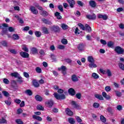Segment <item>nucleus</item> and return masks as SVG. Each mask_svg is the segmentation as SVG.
Instances as JSON below:
<instances>
[{
	"instance_id": "nucleus-49",
	"label": "nucleus",
	"mask_w": 124,
	"mask_h": 124,
	"mask_svg": "<svg viewBox=\"0 0 124 124\" xmlns=\"http://www.w3.org/2000/svg\"><path fill=\"white\" fill-rule=\"evenodd\" d=\"M58 48V49H60V50H63V49H64V48H65V46L63 45H59Z\"/></svg>"
},
{
	"instance_id": "nucleus-29",
	"label": "nucleus",
	"mask_w": 124,
	"mask_h": 124,
	"mask_svg": "<svg viewBox=\"0 0 124 124\" xmlns=\"http://www.w3.org/2000/svg\"><path fill=\"white\" fill-rule=\"evenodd\" d=\"M95 97H96V98H97L98 99H99L100 100H103L104 99L103 97H102V95L98 94H95Z\"/></svg>"
},
{
	"instance_id": "nucleus-37",
	"label": "nucleus",
	"mask_w": 124,
	"mask_h": 124,
	"mask_svg": "<svg viewBox=\"0 0 124 124\" xmlns=\"http://www.w3.org/2000/svg\"><path fill=\"white\" fill-rule=\"evenodd\" d=\"M100 119L101 122H102L103 123H105L106 122V118H105L103 115H101Z\"/></svg>"
},
{
	"instance_id": "nucleus-24",
	"label": "nucleus",
	"mask_w": 124,
	"mask_h": 124,
	"mask_svg": "<svg viewBox=\"0 0 124 124\" xmlns=\"http://www.w3.org/2000/svg\"><path fill=\"white\" fill-rule=\"evenodd\" d=\"M42 31H43V33H45V34H48L49 33V31H48V29H47L45 27H44L42 28Z\"/></svg>"
},
{
	"instance_id": "nucleus-21",
	"label": "nucleus",
	"mask_w": 124,
	"mask_h": 124,
	"mask_svg": "<svg viewBox=\"0 0 124 124\" xmlns=\"http://www.w3.org/2000/svg\"><path fill=\"white\" fill-rule=\"evenodd\" d=\"M12 37L14 40H19L20 39V36L18 35V34H14Z\"/></svg>"
},
{
	"instance_id": "nucleus-13",
	"label": "nucleus",
	"mask_w": 124,
	"mask_h": 124,
	"mask_svg": "<svg viewBox=\"0 0 124 124\" xmlns=\"http://www.w3.org/2000/svg\"><path fill=\"white\" fill-rule=\"evenodd\" d=\"M86 17L87 19H89L90 20H94L96 18V16L95 14H93L92 15H87L86 16Z\"/></svg>"
},
{
	"instance_id": "nucleus-64",
	"label": "nucleus",
	"mask_w": 124,
	"mask_h": 124,
	"mask_svg": "<svg viewBox=\"0 0 124 124\" xmlns=\"http://www.w3.org/2000/svg\"><path fill=\"white\" fill-rule=\"evenodd\" d=\"M76 120L77 121V122H78V123H81L82 122V119H81V118H80V117L77 116L76 117Z\"/></svg>"
},
{
	"instance_id": "nucleus-5",
	"label": "nucleus",
	"mask_w": 124,
	"mask_h": 124,
	"mask_svg": "<svg viewBox=\"0 0 124 124\" xmlns=\"http://www.w3.org/2000/svg\"><path fill=\"white\" fill-rule=\"evenodd\" d=\"M12 77H15V78H17L18 79H22V77L20 76V74L17 72H14L11 74Z\"/></svg>"
},
{
	"instance_id": "nucleus-15",
	"label": "nucleus",
	"mask_w": 124,
	"mask_h": 124,
	"mask_svg": "<svg viewBox=\"0 0 124 124\" xmlns=\"http://www.w3.org/2000/svg\"><path fill=\"white\" fill-rule=\"evenodd\" d=\"M65 112L68 116H73V112H72L70 109L67 108L65 110Z\"/></svg>"
},
{
	"instance_id": "nucleus-18",
	"label": "nucleus",
	"mask_w": 124,
	"mask_h": 124,
	"mask_svg": "<svg viewBox=\"0 0 124 124\" xmlns=\"http://www.w3.org/2000/svg\"><path fill=\"white\" fill-rule=\"evenodd\" d=\"M40 15H42V16H43L44 17H46V16H48V12L46 11L42 10L40 12Z\"/></svg>"
},
{
	"instance_id": "nucleus-51",
	"label": "nucleus",
	"mask_w": 124,
	"mask_h": 124,
	"mask_svg": "<svg viewBox=\"0 0 124 124\" xmlns=\"http://www.w3.org/2000/svg\"><path fill=\"white\" fill-rule=\"evenodd\" d=\"M75 33V34H80V30H79V29H78V27H77L76 28Z\"/></svg>"
},
{
	"instance_id": "nucleus-48",
	"label": "nucleus",
	"mask_w": 124,
	"mask_h": 124,
	"mask_svg": "<svg viewBox=\"0 0 124 124\" xmlns=\"http://www.w3.org/2000/svg\"><path fill=\"white\" fill-rule=\"evenodd\" d=\"M107 45L108 46V47H109V48H111V47H112L113 45H114V44H113V42H108L107 43Z\"/></svg>"
},
{
	"instance_id": "nucleus-46",
	"label": "nucleus",
	"mask_w": 124,
	"mask_h": 124,
	"mask_svg": "<svg viewBox=\"0 0 124 124\" xmlns=\"http://www.w3.org/2000/svg\"><path fill=\"white\" fill-rule=\"evenodd\" d=\"M61 42H62V44L66 45V44H67V40H66V39H63L62 40Z\"/></svg>"
},
{
	"instance_id": "nucleus-34",
	"label": "nucleus",
	"mask_w": 124,
	"mask_h": 124,
	"mask_svg": "<svg viewBox=\"0 0 124 124\" xmlns=\"http://www.w3.org/2000/svg\"><path fill=\"white\" fill-rule=\"evenodd\" d=\"M37 109L40 111H43L44 110V107H42L41 105H38L37 106Z\"/></svg>"
},
{
	"instance_id": "nucleus-55",
	"label": "nucleus",
	"mask_w": 124,
	"mask_h": 124,
	"mask_svg": "<svg viewBox=\"0 0 124 124\" xmlns=\"http://www.w3.org/2000/svg\"><path fill=\"white\" fill-rule=\"evenodd\" d=\"M16 124H24V123L22 122V121H21V119H17L16 121Z\"/></svg>"
},
{
	"instance_id": "nucleus-56",
	"label": "nucleus",
	"mask_w": 124,
	"mask_h": 124,
	"mask_svg": "<svg viewBox=\"0 0 124 124\" xmlns=\"http://www.w3.org/2000/svg\"><path fill=\"white\" fill-rule=\"evenodd\" d=\"M93 107H94V108H98L99 107V104L97 103H94L93 104Z\"/></svg>"
},
{
	"instance_id": "nucleus-25",
	"label": "nucleus",
	"mask_w": 124,
	"mask_h": 124,
	"mask_svg": "<svg viewBox=\"0 0 124 124\" xmlns=\"http://www.w3.org/2000/svg\"><path fill=\"white\" fill-rule=\"evenodd\" d=\"M35 98L37 101H42V97L39 95H37L35 96Z\"/></svg>"
},
{
	"instance_id": "nucleus-40",
	"label": "nucleus",
	"mask_w": 124,
	"mask_h": 124,
	"mask_svg": "<svg viewBox=\"0 0 124 124\" xmlns=\"http://www.w3.org/2000/svg\"><path fill=\"white\" fill-rule=\"evenodd\" d=\"M106 74H108V77H110V76H112V73L109 69H108L107 70V71L106 72Z\"/></svg>"
},
{
	"instance_id": "nucleus-59",
	"label": "nucleus",
	"mask_w": 124,
	"mask_h": 124,
	"mask_svg": "<svg viewBox=\"0 0 124 124\" xmlns=\"http://www.w3.org/2000/svg\"><path fill=\"white\" fill-rule=\"evenodd\" d=\"M10 53H12V54H14L15 55H16L17 54V51L15 49H11L10 50Z\"/></svg>"
},
{
	"instance_id": "nucleus-26",
	"label": "nucleus",
	"mask_w": 124,
	"mask_h": 124,
	"mask_svg": "<svg viewBox=\"0 0 124 124\" xmlns=\"http://www.w3.org/2000/svg\"><path fill=\"white\" fill-rule=\"evenodd\" d=\"M72 80L73 82H77L78 81V78L75 75H73L72 76Z\"/></svg>"
},
{
	"instance_id": "nucleus-7",
	"label": "nucleus",
	"mask_w": 124,
	"mask_h": 124,
	"mask_svg": "<svg viewBox=\"0 0 124 124\" xmlns=\"http://www.w3.org/2000/svg\"><path fill=\"white\" fill-rule=\"evenodd\" d=\"M58 70L62 71V73L64 75L66 74V67L65 66H62L61 67L58 68Z\"/></svg>"
},
{
	"instance_id": "nucleus-52",
	"label": "nucleus",
	"mask_w": 124,
	"mask_h": 124,
	"mask_svg": "<svg viewBox=\"0 0 124 124\" xmlns=\"http://www.w3.org/2000/svg\"><path fill=\"white\" fill-rule=\"evenodd\" d=\"M1 44L3 46H4L5 47H6L7 46V42L5 41H3L1 42Z\"/></svg>"
},
{
	"instance_id": "nucleus-10",
	"label": "nucleus",
	"mask_w": 124,
	"mask_h": 124,
	"mask_svg": "<svg viewBox=\"0 0 124 124\" xmlns=\"http://www.w3.org/2000/svg\"><path fill=\"white\" fill-rule=\"evenodd\" d=\"M67 1L69 4L71 8H73L74 7V5H75V1H74V0H67Z\"/></svg>"
},
{
	"instance_id": "nucleus-12",
	"label": "nucleus",
	"mask_w": 124,
	"mask_h": 124,
	"mask_svg": "<svg viewBox=\"0 0 124 124\" xmlns=\"http://www.w3.org/2000/svg\"><path fill=\"white\" fill-rule=\"evenodd\" d=\"M68 92L69 94L72 95V96H74V95H75V90L73 88H70L68 90Z\"/></svg>"
},
{
	"instance_id": "nucleus-58",
	"label": "nucleus",
	"mask_w": 124,
	"mask_h": 124,
	"mask_svg": "<svg viewBox=\"0 0 124 124\" xmlns=\"http://www.w3.org/2000/svg\"><path fill=\"white\" fill-rule=\"evenodd\" d=\"M100 42L103 45H106L107 44V42H106V41H105L103 39H101Z\"/></svg>"
},
{
	"instance_id": "nucleus-43",
	"label": "nucleus",
	"mask_w": 124,
	"mask_h": 124,
	"mask_svg": "<svg viewBox=\"0 0 124 124\" xmlns=\"http://www.w3.org/2000/svg\"><path fill=\"white\" fill-rule=\"evenodd\" d=\"M61 27L63 30H67L68 28V26L65 24H62Z\"/></svg>"
},
{
	"instance_id": "nucleus-62",
	"label": "nucleus",
	"mask_w": 124,
	"mask_h": 124,
	"mask_svg": "<svg viewBox=\"0 0 124 124\" xmlns=\"http://www.w3.org/2000/svg\"><path fill=\"white\" fill-rule=\"evenodd\" d=\"M8 31L10 32H13L15 31V29L12 27H9L8 28Z\"/></svg>"
},
{
	"instance_id": "nucleus-61",
	"label": "nucleus",
	"mask_w": 124,
	"mask_h": 124,
	"mask_svg": "<svg viewBox=\"0 0 124 124\" xmlns=\"http://www.w3.org/2000/svg\"><path fill=\"white\" fill-rule=\"evenodd\" d=\"M23 75L24 77H26V78H29V77H30V75H29V74L27 72H24Z\"/></svg>"
},
{
	"instance_id": "nucleus-41",
	"label": "nucleus",
	"mask_w": 124,
	"mask_h": 124,
	"mask_svg": "<svg viewBox=\"0 0 124 124\" xmlns=\"http://www.w3.org/2000/svg\"><path fill=\"white\" fill-rule=\"evenodd\" d=\"M76 96L78 99H81V97H82V94L81 93H78L76 94Z\"/></svg>"
},
{
	"instance_id": "nucleus-8",
	"label": "nucleus",
	"mask_w": 124,
	"mask_h": 124,
	"mask_svg": "<svg viewBox=\"0 0 124 124\" xmlns=\"http://www.w3.org/2000/svg\"><path fill=\"white\" fill-rule=\"evenodd\" d=\"M50 30L55 32H57L60 31V27L58 26L53 25L50 28Z\"/></svg>"
},
{
	"instance_id": "nucleus-28",
	"label": "nucleus",
	"mask_w": 124,
	"mask_h": 124,
	"mask_svg": "<svg viewBox=\"0 0 124 124\" xmlns=\"http://www.w3.org/2000/svg\"><path fill=\"white\" fill-rule=\"evenodd\" d=\"M88 61L90 63L94 62V60L93 58V56H89L88 57Z\"/></svg>"
},
{
	"instance_id": "nucleus-42",
	"label": "nucleus",
	"mask_w": 124,
	"mask_h": 124,
	"mask_svg": "<svg viewBox=\"0 0 124 124\" xmlns=\"http://www.w3.org/2000/svg\"><path fill=\"white\" fill-rule=\"evenodd\" d=\"M6 123H7V122L4 118H2V119H0V124H6Z\"/></svg>"
},
{
	"instance_id": "nucleus-17",
	"label": "nucleus",
	"mask_w": 124,
	"mask_h": 124,
	"mask_svg": "<svg viewBox=\"0 0 124 124\" xmlns=\"http://www.w3.org/2000/svg\"><path fill=\"white\" fill-rule=\"evenodd\" d=\"M89 4L91 7L94 8L96 6V3L94 0H90L89 1Z\"/></svg>"
},
{
	"instance_id": "nucleus-31",
	"label": "nucleus",
	"mask_w": 124,
	"mask_h": 124,
	"mask_svg": "<svg viewBox=\"0 0 124 124\" xmlns=\"http://www.w3.org/2000/svg\"><path fill=\"white\" fill-rule=\"evenodd\" d=\"M69 123L71 124H75V120L72 118H69L68 119Z\"/></svg>"
},
{
	"instance_id": "nucleus-30",
	"label": "nucleus",
	"mask_w": 124,
	"mask_h": 124,
	"mask_svg": "<svg viewBox=\"0 0 124 124\" xmlns=\"http://www.w3.org/2000/svg\"><path fill=\"white\" fill-rule=\"evenodd\" d=\"M92 77L93 78V79H98V78H99V76L95 73H93Z\"/></svg>"
},
{
	"instance_id": "nucleus-6",
	"label": "nucleus",
	"mask_w": 124,
	"mask_h": 124,
	"mask_svg": "<svg viewBox=\"0 0 124 124\" xmlns=\"http://www.w3.org/2000/svg\"><path fill=\"white\" fill-rule=\"evenodd\" d=\"M45 104L46 105H47L48 108H51V107L54 105V102L52 100H49L46 102Z\"/></svg>"
},
{
	"instance_id": "nucleus-23",
	"label": "nucleus",
	"mask_w": 124,
	"mask_h": 124,
	"mask_svg": "<svg viewBox=\"0 0 124 124\" xmlns=\"http://www.w3.org/2000/svg\"><path fill=\"white\" fill-rule=\"evenodd\" d=\"M31 52L32 54L35 55V54L38 53V51H37V48L35 47H33L31 49Z\"/></svg>"
},
{
	"instance_id": "nucleus-9",
	"label": "nucleus",
	"mask_w": 124,
	"mask_h": 124,
	"mask_svg": "<svg viewBox=\"0 0 124 124\" xmlns=\"http://www.w3.org/2000/svg\"><path fill=\"white\" fill-rule=\"evenodd\" d=\"M19 55L21 56V57L24 58H29V57H30V55L29 54V53L26 52L22 51L20 52Z\"/></svg>"
},
{
	"instance_id": "nucleus-32",
	"label": "nucleus",
	"mask_w": 124,
	"mask_h": 124,
	"mask_svg": "<svg viewBox=\"0 0 124 124\" xmlns=\"http://www.w3.org/2000/svg\"><path fill=\"white\" fill-rule=\"evenodd\" d=\"M85 31H87L90 32L91 31H92V28L91 27L89 26L88 24L85 25Z\"/></svg>"
},
{
	"instance_id": "nucleus-45",
	"label": "nucleus",
	"mask_w": 124,
	"mask_h": 124,
	"mask_svg": "<svg viewBox=\"0 0 124 124\" xmlns=\"http://www.w3.org/2000/svg\"><path fill=\"white\" fill-rule=\"evenodd\" d=\"M116 95L118 96V97H120L121 96H122V93L118 91H115Z\"/></svg>"
},
{
	"instance_id": "nucleus-57",
	"label": "nucleus",
	"mask_w": 124,
	"mask_h": 124,
	"mask_svg": "<svg viewBox=\"0 0 124 124\" xmlns=\"http://www.w3.org/2000/svg\"><path fill=\"white\" fill-rule=\"evenodd\" d=\"M105 90L106 92H110V91H111V87H110L109 86H108L105 87Z\"/></svg>"
},
{
	"instance_id": "nucleus-22",
	"label": "nucleus",
	"mask_w": 124,
	"mask_h": 124,
	"mask_svg": "<svg viewBox=\"0 0 124 124\" xmlns=\"http://www.w3.org/2000/svg\"><path fill=\"white\" fill-rule=\"evenodd\" d=\"M25 93L27 94V95H29L30 96H31V95H32V92H31L30 89L26 90L25 91Z\"/></svg>"
},
{
	"instance_id": "nucleus-35",
	"label": "nucleus",
	"mask_w": 124,
	"mask_h": 124,
	"mask_svg": "<svg viewBox=\"0 0 124 124\" xmlns=\"http://www.w3.org/2000/svg\"><path fill=\"white\" fill-rule=\"evenodd\" d=\"M39 53L40 54V56H41V57H44V56H45V52L43 49H40L39 51Z\"/></svg>"
},
{
	"instance_id": "nucleus-1",
	"label": "nucleus",
	"mask_w": 124,
	"mask_h": 124,
	"mask_svg": "<svg viewBox=\"0 0 124 124\" xmlns=\"http://www.w3.org/2000/svg\"><path fill=\"white\" fill-rule=\"evenodd\" d=\"M114 51L118 54L123 55L124 53V49L120 46H117L114 48Z\"/></svg>"
},
{
	"instance_id": "nucleus-38",
	"label": "nucleus",
	"mask_w": 124,
	"mask_h": 124,
	"mask_svg": "<svg viewBox=\"0 0 124 124\" xmlns=\"http://www.w3.org/2000/svg\"><path fill=\"white\" fill-rule=\"evenodd\" d=\"M35 34L37 37H40L41 36V32L39 31H36L35 32Z\"/></svg>"
},
{
	"instance_id": "nucleus-50",
	"label": "nucleus",
	"mask_w": 124,
	"mask_h": 124,
	"mask_svg": "<svg viewBox=\"0 0 124 124\" xmlns=\"http://www.w3.org/2000/svg\"><path fill=\"white\" fill-rule=\"evenodd\" d=\"M22 50L24 51L25 52H29V48L26 46H24L22 47Z\"/></svg>"
},
{
	"instance_id": "nucleus-19",
	"label": "nucleus",
	"mask_w": 124,
	"mask_h": 124,
	"mask_svg": "<svg viewBox=\"0 0 124 124\" xmlns=\"http://www.w3.org/2000/svg\"><path fill=\"white\" fill-rule=\"evenodd\" d=\"M42 21L43 22V23L46 24L47 25H52V22L50 21H49L45 18H43Z\"/></svg>"
},
{
	"instance_id": "nucleus-44",
	"label": "nucleus",
	"mask_w": 124,
	"mask_h": 124,
	"mask_svg": "<svg viewBox=\"0 0 124 124\" xmlns=\"http://www.w3.org/2000/svg\"><path fill=\"white\" fill-rule=\"evenodd\" d=\"M3 82L4 84L6 85H8L9 84V80L7 78H3Z\"/></svg>"
},
{
	"instance_id": "nucleus-47",
	"label": "nucleus",
	"mask_w": 124,
	"mask_h": 124,
	"mask_svg": "<svg viewBox=\"0 0 124 124\" xmlns=\"http://www.w3.org/2000/svg\"><path fill=\"white\" fill-rule=\"evenodd\" d=\"M3 94L4 95V96H9V93H8V92H6V91H3L2 92Z\"/></svg>"
},
{
	"instance_id": "nucleus-53",
	"label": "nucleus",
	"mask_w": 124,
	"mask_h": 124,
	"mask_svg": "<svg viewBox=\"0 0 124 124\" xmlns=\"http://www.w3.org/2000/svg\"><path fill=\"white\" fill-rule=\"evenodd\" d=\"M58 8L60 10V11H61V12H63V8L62 5H59L58 6Z\"/></svg>"
},
{
	"instance_id": "nucleus-39",
	"label": "nucleus",
	"mask_w": 124,
	"mask_h": 124,
	"mask_svg": "<svg viewBox=\"0 0 124 124\" xmlns=\"http://www.w3.org/2000/svg\"><path fill=\"white\" fill-rule=\"evenodd\" d=\"M78 27H80V29H82L83 31H86V28L84 25L82 24V23H79L78 24Z\"/></svg>"
},
{
	"instance_id": "nucleus-33",
	"label": "nucleus",
	"mask_w": 124,
	"mask_h": 124,
	"mask_svg": "<svg viewBox=\"0 0 124 124\" xmlns=\"http://www.w3.org/2000/svg\"><path fill=\"white\" fill-rule=\"evenodd\" d=\"M118 65L120 69L124 71V64L122 62L118 63Z\"/></svg>"
},
{
	"instance_id": "nucleus-27",
	"label": "nucleus",
	"mask_w": 124,
	"mask_h": 124,
	"mask_svg": "<svg viewBox=\"0 0 124 124\" xmlns=\"http://www.w3.org/2000/svg\"><path fill=\"white\" fill-rule=\"evenodd\" d=\"M89 67L90 68H95L96 67H97V66L96 64H94V63L92 62L89 64Z\"/></svg>"
},
{
	"instance_id": "nucleus-63",
	"label": "nucleus",
	"mask_w": 124,
	"mask_h": 124,
	"mask_svg": "<svg viewBox=\"0 0 124 124\" xmlns=\"http://www.w3.org/2000/svg\"><path fill=\"white\" fill-rule=\"evenodd\" d=\"M5 103L7 104L8 106H9L11 104V102H10V101L9 100H6L5 101Z\"/></svg>"
},
{
	"instance_id": "nucleus-2",
	"label": "nucleus",
	"mask_w": 124,
	"mask_h": 124,
	"mask_svg": "<svg viewBox=\"0 0 124 124\" xmlns=\"http://www.w3.org/2000/svg\"><path fill=\"white\" fill-rule=\"evenodd\" d=\"M54 97L56 99L61 100V99H65V95L63 94H58V93H54L53 94Z\"/></svg>"
},
{
	"instance_id": "nucleus-16",
	"label": "nucleus",
	"mask_w": 124,
	"mask_h": 124,
	"mask_svg": "<svg viewBox=\"0 0 124 124\" xmlns=\"http://www.w3.org/2000/svg\"><path fill=\"white\" fill-rule=\"evenodd\" d=\"M32 118L35 120H37V121H39V122H41L42 121V118L36 115H33Z\"/></svg>"
},
{
	"instance_id": "nucleus-36",
	"label": "nucleus",
	"mask_w": 124,
	"mask_h": 124,
	"mask_svg": "<svg viewBox=\"0 0 124 124\" xmlns=\"http://www.w3.org/2000/svg\"><path fill=\"white\" fill-rule=\"evenodd\" d=\"M35 71L37 72V73H41V72H42V70H41V68L39 67H36Z\"/></svg>"
},
{
	"instance_id": "nucleus-11",
	"label": "nucleus",
	"mask_w": 124,
	"mask_h": 124,
	"mask_svg": "<svg viewBox=\"0 0 124 124\" xmlns=\"http://www.w3.org/2000/svg\"><path fill=\"white\" fill-rule=\"evenodd\" d=\"M98 17L99 19H102L103 20H107L108 19V16L106 15H101V14H99L98 16Z\"/></svg>"
},
{
	"instance_id": "nucleus-3",
	"label": "nucleus",
	"mask_w": 124,
	"mask_h": 124,
	"mask_svg": "<svg viewBox=\"0 0 124 124\" xmlns=\"http://www.w3.org/2000/svg\"><path fill=\"white\" fill-rule=\"evenodd\" d=\"M30 10L33 14H34L35 15H37V14H38V11L37 9H36V8H35V7H34V6H31Z\"/></svg>"
},
{
	"instance_id": "nucleus-20",
	"label": "nucleus",
	"mask_w": 124,
	"mask_h": 124,
	"mask_svg": "<svg viewBox=\"0 0 124 124\" xmlns=\"http://www.w3.org/2000/svg\"><path fill=\"white\" fill-rule=\"evenodd\" d=\"M33 85L35 88H38L39 87V84L36 79H34L32 81Z\"/></svg>"
},
{
	"instance_id": "nucleus-60",
	"label": "nucleus",
	"mask_w": 124,
	"mask_h": 124,
	"mask_svg": "<svg viewBox=\"0 0 124 124\" xmlns=\"http://www.w3.org/2000/svg\"><path fill=\"white\" fill-rule=\"evenodd\" d=\"M117 109L118 111H121V110H123V107L121 105H118L117 107Z\"/></svg>"
},
{
	"instance_id": "nucleus-14",
	"label": "nucleus",
	"mask_w": 124,
	"mask_h": 124,
	"mask_svg": "<svg viewBox=\"0 0 124 124\" xmlns=\"http://www.w3.org/2000/svg\"><path fill=\"white\" fill-rule=\"evenodd\" d=\"M85 47L86 46H85V45L81 44L78 46V50H79V51H84V50H85Z\"/></svg>"
},
{
	"instance_id": "nucleus-4",
	"label": "nucleus",
	"mask_w": 124,
	"mask_h": 124,
	"mask_svg": "<svg viewBox=\"0 0 124 124\" xmlns=\"http://www.w3.org/2000/svg\"><path fill=\"white\" fill-rule=\"evenodd\" d=\"M71 105L73 106L74 108H75L76 109H81V106L77 104V103L74 101H72Z\"/></svg>"
},
{
	"instance_id": "nucleus-54",
	"label": "nucleus",
	"mask_w": 124,
	"mask_h": 124,
	"mask_svg": "<svg viewBox=\"0 0 124 124\" xmlns=\"http://www.w3.org/2000/svg\"><path fill=\"white\" fill-rule=\"evenodd\" d=\"M64 62L67 63H71V62H72V60L70 59H67L64 60Z\"/></svg>"
}]
</instances>
